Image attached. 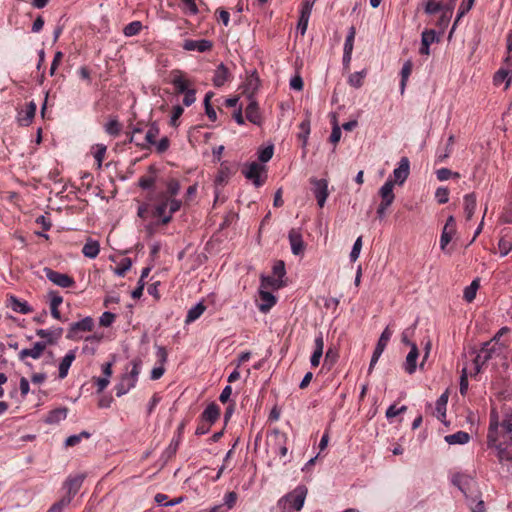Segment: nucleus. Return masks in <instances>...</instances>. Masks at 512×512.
Masks as SVG:
<instances>
[{
    "label": "nucleus",
    "instance_id": "f257e3e1",
    "mask_svg": "<svg viewBox=\"0 0 512 512\" xmlns=\"http://www.w3.org/2000/svg\"><path fill=\"white\" fill-rule=\"evenodd\" d=\"M487 446L495 449L500 463H512V410L499 420L496 410H492L487 432Z\"/></svg>",
    "mask_w": 512,
    "mask_h": 512
},
{
    "label": "nucleus",
    "instance_id": "f03ea898",
    "mask_svg": "<svg viewBox=\"0 0 512 512\" xmlns=\"http://www.w3.org/2000/svg\"><path fill=\"white\" fill-rule=\"evenodd\" d=\"M452 482L464 494L472 512L485 511L484 502L481 499L477 484L472 477L465 474H456L453 476Z\"/></svg>",
    "mask_w": 512,
    "mask_h": 512
},
{
    "label": "nucleus",
    "instance_id": "7ed1b4c3",
    "mask_svg": "<svg viewBox=\"0 0 512 512\" xmlns=\"http://www.w3.org/2000/svg\"><path fill=\"white\" fill-rule=\"evenodd\" d=\"M308 489L305 485H299L294 490L283 496L278 501V507L283 511L288 507L300 511L304 505Z\"/></svg>",
    "mask_w": 512,
    "mask_h": 512
},
{
    "label": "nucleus",
    "instance_id": "20e7f679",
    "mask_svg": "<svg viewBox=\"0 0 512 512\" xmlns=\"http://www.w3.org/2000/svg\"><path fill=\"white\" fill-rule=\"evenodd\" d=\"M43 272L45 273L47 279L56 286L61 288H70L75 285V280L68 274L60 273L49 267H45Z\"/></svg>",
    "mask_w": 512,
    "mask_h": 512
},
{
    "label": "nucleus",
    "instance_id": "39448f33",
    "mask_svg": "<svg viewBox=\"0 0 512 512\" xmlns=\"http://www.w3.org/2000/svg\"><path fill=\"white\" fill-rule=\"evenodd\" d=\"M392 335V332L390 331L389 327H386L384 329V331L382 332L379 340H378V343L375 347V350L373 352V355H372V358H371V361H370V365H369V370L368 372L371 373L372 372V369L374 367V365L377 363L378 359L380 358L381 354L383 353V351L385 350L387 344H388V341L390 340V337Z\"/></svg>",
    "mask_w": 512,
    "mask_h": 512
},
{
    "label": "nucleus",
    "instance_id": "423d86ee",
    "mask_svg": "<svg viewBox=\"0 0 512 512\" xmlns=\"http://www.w3.org/2000/svg\"><path fill=\"white\" fill-rule=\"evenodd\" d=\"M84 479H85V475H83V474H79L74 477H68L63 485V488L66 490V495H64L62 498H68L69 503H71L74 496L80 490V488L84 482Z\"/></svg>",
    "mask_w": 512,
    "mask_h": 512
},
{
    "label": "nucleus",
    "instance_id": "0eeeda50",
    "mask_svg": "<svg viewBox=\"0 0 512 512\" xmlns=\"http://www.w3.org/2000/svg\"><path fill=\"white\" fill-rule=\"evenodd\" d=\"M265 170V167L257 162H252L242 170L244 176L253 182L256 187L263 185L264 181L261 180V173Z\"/></svg>",
    "mask_w": 512,
    "mask_h": 512
},
{
    "label": "nucleus",
    "instance_id": "6e6552de",
    "mask_svg": "<svg viewBox=\"0 0 512 512\" xmlns=\"http://www.w3.org/2000/svg\"><path fill=\"white\" fill-rule=\"evenodd\" d=\"M313 183V193L315 198L317 199V203L320 208H322L326 202V199L329 195L328 192V182L325 179L312 180Z\"/></svg>",
    "mask_w": 512,
    "mask_h": 512
},
{
    "label": "nucleus",
    "instance_id": "1a4fd4ad",
    "mask_svg": "<svg viewBox=\"0 0 512 512\" xmlns=\"http://www.w3.org/2000/svg\"><path fill=\"white\" fill-rule=\"evenodd\" d=\"M456 233V221L453 216H449L446 220V223L443 227L441 238H440V247L442 250L446 248V246L450 243L453 236Z\"/></svg>",
    "mask_w": 512,
    "mask_h": 512
},
{
    "label": "nucleus",
    "instance_id": "9d476101",
    "mask_svg": "<svg viewBox=\"0 0 512 512\" xmlns=\"http://www.w3.org/2000/svg\"><path fill=\"white\" fill-rule=\"evenodd\" d=\"M291 251L294 255H302L305 251V244L302 234L298 229H291L288 234Z\"/></svg>",
    "mask_w": 512,
    "mask_h": 512
},
{
    "label": "nucleus",
    "instance_id": "9b49d317",
    "mask_svg": "<svg viewBox=\"0 0 512 512\" xmlns=\"http://www.w3.org/2000/svg\"><path fill=\"white\" fill-rule=\"evenodd\" d=\"M160 133L158 125L154 122L148 125V129L144 138L141 141H137V147L141 149H147L150 145L156 144V138Z\"/></svg>",
    "mask_w": 512,
    "mask_h": 512
},
{
    "label": "nucleus",
    "instance_id": "f8f14e48",
    "mask_svg": "<svg viewBox=\"0 0 512 512\" xmlns=\"http://www.w3.org/2000/svg\"><path fill=\"white\" fill-rule=\"evenodd\" d=\"M213 47V43L207 39L201 40H191L187 39L183 43V49L186 51H198V52H207L210 51Z\"/></svg>",
    "mask_w": 512,
    "mask_h": 512
},
{
    "label": "nucleus",
    "instance_id": "ddd939ff",
    "mask_svg": "<svg viewBox=\"0 0 512 512\" xmlns=\"http://www.w3.org/2000/svg\"><path fill=\"white\" fill-rule=\"evenodd\" d=\"M409 171H410V163H409L408 158L407 157L401 158V160L399 162V166L396 169H394V171H393V175L395 178V180L393 181L394 184L398 183L399 185H402L405 182V180L408 178Z\"/></svg>",
    "mask_w": 512,
    "mask_h": 512
},
{
    "label": "nucleus",
    "instance_id": "4468645a",
    "mask_svg": "<svg viewBox=\"0 0 512 512\" xmlns=\"http://www.w3.org/2000/svg\"><path fill=\"white\" fill-rule=\"evenodd\" d=\"M37 110V105L34 101H31L27 104L25 110H21L18 112V122L22 126H28L32 123Z\"/></svg>",
    "mask_w": 512,
    "mask_h": 512
},
{
    "label": "nucleus",
    "instance_id": "2eb2a0df",
    "mask_svg": "<svg viewBox=\"0 0 512 512\" xmlns=\"http://www.w3.org/2000/svg\"><path fill=\"white\" fill-rule=\"evenodd\" d=\"M7 306L10 307L14 312L20 314H29L33 311L32 307L27 301L20 300L14 295H10L7 298Z\"/></svg>",
    "mask_w": 512,
    "mask_h": 512
},
{
    "label": "nucleus",
    "instance_id": "dca6fc26",
    "mask_svg": "<svg viewBox=\"0 0 512 512\" xmlns=\"http://www.w3.org/2000/svg\"><path fill=\"white\" fill-rule=\"evenodd\" d=\"M46 342H36L32 348H25L19 352V358L24 360L27 357H31L33 359H38L43 354L46 349Z\"/></svg>",
    "mask_w": 512,
    "mask_h": 512
},
{
    "label": "nucleus",
    "instance_id": "f3484780",
    "mask_svg": "<svg viewBox=\"0 0 512 512\" xmlns=\"http://www.w3.org/2000/svg\"><path fill=\"white\" fill-rule=\"evenodd\" d=\"M246 118L249 122L260 126L262 124V115L260 113L258 104L255 100L250 99V103L246 107Z\"/></svg>",
    "mask_w": 512,
    "mask_h": 512
},
{
    "label": "nucleus",
    "instance_id": "a211bd4d",
    "mask_svg": "<svg viewBox=\"0 0 512 512\" xmlns=\"http://www.w3.org/2000/svg\"><path fill=\"white\" fill-rule=\"evenodd\" d=\"M489 346L490 342L484 343L483 347L481 348V350L474 359L476 373H479L481 367L492 357V349H490Z\"/></svg>",
    "mask_w": 512,
    "mask_h": 512
},
{
    "label": "nucleus",
    "instance_id": "6ab92c4d",
    "mask_svg": "<svg viewBox=\"0 0 512 512\" xmlns=\"http://www.w3.org/2000/svg\"><path fill=\"white\" fill-rule=\"evenodd\" d=\"M419 356V350L415 343H411V349L406 356V360L404 363V369L408 374H413L416 371L417 365V359Z\"/></svg>",
    "mask_w": 512,
    "mask_h": 512
},
{
    "label": "nucleus",
    "instance_id": "aec40b11",
    "mask_svg": "<svg viewBox=\"0 0 512 512\" xmlns=\"http://www.w3.org/2000/svg\"><path fill=\"white\" fill-rule=\"evenodd\" d=\"M171 83L175 87L178 93H185L189 87V81L184 77V74L180 70L172 71Z\"/></svg>",
    "mask_w": 512,
    "mask_h": 512
},
{
    "label": "nucleus",
    "instance_id": "412c9836",
    "mask_svg": "<svg viewBox=\"0 0 512 512\" xmlns=\"http://www.w3.org/2000/svg\"><path fill=\"white\" fill-rule=\"evenodd\" d=\"M259 295L262 303L259 305V310L263 313L268 312L276 303L275 296L266 289L260 288Z\"/></svg>",
    "mask_w": 512,
    "mask_h": 512
},
{
    "label": "nucleus",
    "instance_id": "4be33fe9",
    "mask_svg": "<svg viewBox=\"0 0 512 512\" xmlns=\"http://www.w3.org/2000/svg\"><path fill=\"white\" fill-rule=\"evenodd\" d=\"M394 182L392 180H387L384 185L380 188L379 194L381 196V203L385 205H392L395 195L393 192Z\"/></svg>",
    "mask_w": 512,
    "mask_h": 512
},
{
    "label": "nucleus",
    "instance_id": "5701e85b",
    "mask_svg": "<svg viewBox=\"0 0 512 512\" xmlns=\"http://www.w3.org/2000/svg\"><path fill=\"white\" fill-rule=\"evenodd\" d=\"M448 397H449V394L448 392H444L442 395H440V397L437 399L436 401V405H435V412H434V415L435 417L444 422L445 420V417H446V407H447V403H448Z\"/></svg>",
    "mask_w": 512,
    "mask_h": 512
},
{
    "label": "nucleus",
    "instance_id": "b1692460",
    "mask_svg": "<svg viewBox=\"0 0 512 512\" xmlns=\"http://www.w3.org/2000/svg\"><path fill=\"white\" fill-rule=\"evenodd\" d=\"M314 343H315V349L310 358V363H311L312 367H317L320 363V359L323 355V349H324V340H323V336L321 333L315 338Z\"/></svg>",
    "mask_w": 512,
    "mask_h": 512
},
{
    "label": "nucleus",
    "instance_id": "393cba45",
    "mask_svg": "<svg viewBox=\"0 0 512 512\" xmlns=\"http://www.w3.org/2000/svg\"><path fill=\"white\" fill-rule=\"evenodd\" d=\"M245 92L248 94L249 99H252L253 95L260 87V79L256 71H253L246 79Z\"/></svg>",
    "mask_w": 512,
    "mask_h": 512
},
{
    "label": "nucleus",
    "instance_id": "a878e982",
    "mask_svg": "<svg viewBox=\"0 0 512 512\" xmlns=\"http://www.w3.org/2000/svg\"><path fill=\"white\" fill-rule=\"evenodd\" d=\"M49 298H50V310H51L52 317L57 320H61V313L58 308L63 302L62 296H60L57 291H50Z\"/></svg>",
    "mask_w": 512,
    "mask_h": 512
},
{
    "label": "nucleus",
    "instance_id": "bb28decb",
    "mask_svg": "<svg viewBox=\"0 0 512 512\" xmlns=\"http://www.w3.org/2000/svg\"><path fill=\"white\" fill-rule=\"evenodd\" d=\"M94 327V321L91 317H85L84 319L74 322L70 325L69 334L76 333L78 331H91ZM71 337V335H68Z\"/></svg>",
    "mask_w": 512,
    "mask_h": 512
},
{
    "label": "nucleus",
    "instance_id": "cd10ccee",
    "mask_svg": "<svg viewBox=\"0 0 512 512\" xmlns=\"http://www.w3.org/2000/svg\"><path fill=\"white\" fill-rule=\"evenodd\" d=\"M220 415V409L215 403L209 404L202 412L200 419L214 424Z\"/></svg>",
    "mask_w": 512,
    "mask_h": 512
},
{
    "label": "nucleus",
    "instance_id": "c85d7f7f",
    "mask_svg": "<svg viewBox=\"0 0 512 512\" xmlns=\"http://www.w3.org/2000/svg\"><path fill=\"white\" fill-rule=\"evenodd\" d=\"M75 350H70L59 364V378L64 379L68 375L69 368L75 360Z\"/></svg>",
    "mask_w": 512,
    "mask_h": 512
},
{
    "label": "nucleus",
    "instance_id": "c756f323",
    "mask_svg": "<svg viewBox=\"0 0 512 512\" xmlns=\"http://www.w3.org/2000/svg\"><path fill=\"white\" fill-rule=\"evenodd\" d=\"M67 408L61 407L54 409L48 413L45 418V423L47 424H57L60 421L64 420L67 417Z\"/></svg>",
    "mask_w": 512,
    "mask_h": 512
},
{
    "label": "nucleus",
    "instance_id": "7c9ffc66",
    "mask_svg": "<svg viewBox=\"0 0 512 512\" xmlns=\"http://www.w3.org/2000/svg\"><path fill=\"white\" fill-rule=\"evenodd\" d=\"M161 199L162 201L155 207L154 215L159 217L161 219V223L165 225L171 221L172 217L169 212L167 213L168 202H165L164 198Z\"/></svg>",
    "mask_w": 512,
    "mask_h": 512
},
{
    "label": "nucleus",
    "instance_id": "2f4dec72",
    "mask_svg": "<svg viewBox=\"0 0 512 512\" xmlns=\"http://www.w3.org/2000/svg\"><path fill=\"white\" fill-rule=\"evenodd\" d=\"M469 440H470V435L465 431H458L454 434L445 436V441L449 445H456V444L463 445V444L468 443Z\"/></svg>",
    "mask_w": 512,
    "mask_h": 512
},
{
    "label": "nucleus",
    "instance_id": "473e14b6",
    "mask_svg": "<svg viewBox=\"0 0 512 512\" xmlns=\"http://www.w3.org/2000/svg\"><path fill=\"white\" fill-rule=\"evenodd\" d=\"M476 209V196L474 193L466 194L464 196V212L466 220H471Z\"/></svg>",
    "mask_w": 512,
    "mask_h": 512
},
{
    "label": "nucleus",
    "instance_id": "72a5a7b5",
    "mask_svg": "<svg viewBox=\"0 0 512 512\" xmlns=\"http://www.w3.org/2000/svg\"><path fill=\"white\" fill-rule=\"evenodd\" d=\"M100 251L99 242L96 240L89 239L82 248L84 256L94 259L98 256Z\"/></svg>",
    "mask_w": 512,
    "mask_h": 512
},
{
    "label": "nucleus",
    "instance_id": "f704fd0d",
    "mask_svg": "<svg viewBox=\"0 0 512 512\" xmlns=\"http://www.w3.org/2000/svg\"><path fill=\"white\" fill-rule=\"evenodd\" d=\"M228 78V69L224 64H220L215 70V74L213 77V84L216 87H221L227 81Z\"/></svg>",
    "mask_w": 512,
    "mask_h": 512
},
{
    "label": "nucleus",
    "instance_id": "c9c22d12",
    "mask_svg": "<svg viewBox=\"0 0 512 512\" xmlns=\"http://www.w3.org/2000/svg\"><path fill=\"white\" fill-rule=\"evenodd\" d=\"M300 132L297 137L302 141V148H305L308 143V138L310 135V119L307 117L299 124Z\"/></svg>",
    "mask_w": 512,
    "mask_h": 512
},
{
    "label": "nucleus",
    "instance_id": "e433bc0d",
    "mask_svg": "<svg viewBox=\"0 0 512 512\" xmlns=\"http://www.w3.org/2000/svg\"><path fill=\"white\" fill-rule=\"evenodd\" d=\"M413 63L411 60H407L401 69V81H400V92L404 93L409 76L412 73Z\"/></svg>",
    "mask_w": 512,
    "mask_h": 512
},
{
    "label": "nucleus",
    "instance_id": "4c0bfd02",
    "mask_svg": "<svg viewBox=\"0 0 512 512\" xmlns=\"http://www.w3.org/2000/svg\"><path fill=\"white\" fill-rule=\"evenodd\" d=\"M135 386L136 384L134 382L128 380L126 375H123L120 382L115 387L116 396L121 397L125 395L129 390H131Z\"/></svg>",
    "mask_w": 512,
    "mask_h": 512
},
{
    "label": "nucleus",
    "instance_id": "58836bf2",
    "mask_svg": "<svg viewBox=\"0 0 512 512\" xmlns=\"http://www.w3.org/2000/svg\"><path fill=\"white\" fill-rule=\"evenodd\" d=\"M206 310V307L203 305V303L199 302L192 308H190L187 312V316L185 319V323L189 324L196 319H198Z\"/></svg>",
    "mask_w": 512,
    "mask_h": 512
},
{
    "label": "nucleus",
    "instance_id": "ea45409f",
    "mask_svg": "<svg viewBox=\"0 0 512 512\" xmlns=\"http://www.w3.org/2000/svg\"><path fill=\"white\" fill-rule=\"evenodd\" d=\"M367 75L366 69H363L362 71L354 72L350 74L348 78V83L350 86L354 88H360L363 85L364 78Z\"/></svg>",
    "mask_w": 512,
    "mask_h": 512
},
{
    "label": "nucleus",
    "instance_id": "a19ab883",
    "mask_svg": "<svg viewBox=\"0 0 512 512\" xmlns=\"http://www.w3.org/2000/svg\"><path fill=\"white\" fill-rule=\"evenodd\" d=\"M479 286V279L473 280L471 284L464 289L463 298L469 303L472 302L476 297Z\"/></svg>",
    "mask_w": 512,
    "mask_h": 512
},
{
    "label": "nucleus",
    "instance_id": "79ce46f5",
    "mask_svg": "<svg viewBox=\"0 0 512 512\" xmlns=\"http://www.w3.org/2000/svg\"><path fill=\"white\" fill-rule=\"evenodd\" d=\"M282 287V281L273 276H262L260 288L262 289H279Z\"/></svg>",
    "mask_w": 512,
    "mask_h": 512
},
{
    "label": "nucleus",
    "instance_id": "37998d69",
    "mask_svg": "<svg viewBox=\"0 0 512 512\" xmlns=\"http://www.w3.org/2000/svg\"><path fill=\"white\" fill-rule=\"evenodd\" d=\"M131 266H132V261L130 258H128V257L122 258L121 261L115 267L114 273L119 277H123V276H125L127 271L130 270Z\"/></svg>",
    "mask_w": 512,
    "mask_h": 512
},
{
    "label": "nucleus",
    "instance_id": "c03bdc74",
    "mask_svg": "<svg viewBox=\"0 0 512 512\" xmlns=\"http://www.w3.org/2000/svg\"><path fill=\"white\" fill-rule=\"evenodd\" d=\"M105 132L110 136L117 137L121 132V124L117 119H111L105 124Z\"/></svg>",
    "mask_w": 512,
    "mask_h": 512
},
{
    "label": "nucleus",
    "instance_id": "a18cd8bd",
    "mask_svg": "<svg viewBox=\"0 0 512 512\" xmlns=\"http://www.w3.org/2000/svg\"><path fill=\"white\" fill-rule=\"evenodd\" d=\"M213 97V93L212 92H208L206 95H205V98H204V106H205V113L207 115V117L211 120V121H216L217 119V114H216V111L215 109L212 107L211 103H210V100L211 98Z\"/></svg>",
    "mask_w": 512,
    "mask_h": 512
},
{
    "label": "nucleus",
    "instance_id": "49530a36",
    "mask_svg": "<svg viewBox=\"0 0 512 512\" xmlns=\"http://www.w3.org/2000/svg\"><path fill=\"white\" fill-rule=\"evenodd\" d=\"M444 10V4L435 0H428L425 4L424 11L428 15H433Z\"/></svg>",
    "mask_w": 512,
    "mask_h": 512
},
{
    "label": "nucleus",
    "instance_id": "de8ad7c7",
    "mask_svg": "<svg viewBox=\"0 0 512 512\" xmlns=\"http://www.w3.org/2000/svg\"><path fill=\"white\" fill-rule=\"evenodd\" d=\"M141 29L142 23L140 21H133L124 27L123 33L127 37H132L139 34Z\"/></svg>",
    "mask_w": 512,
    "mask_h": 512
},
{
    "label": "nucleus",
    "instance_id": "09e8293b",
    "mask_svg": "<svg viewBox=\"0 0 512 512\" xmlns=\"http://www.w3.org/2000/svg\"><path fill=\"white\" fill-rule=\"evenodd\" d=\"M166 188H167L166 194L162 195L161 198H165L167 196H169V197L176 196L180 191V183L176 179H170L167 182Z\"/></svg>",
    "mask_w": 512,
    "mask_h": 512
},
{
    "label": "nucleus",
    "instance_id": "8fccbe9b",
    "mask_svg": "<svg viewBox=\"0 0 512 512\" xmlns=\"http://www.w3.org/2000/svg\"><path fill=\"white\" fill-rule=\"evenodd\" d=\"M141 363H142V361L140 359H134L131 362V364H132L131 371L129 373L125 374L127 376V379L131 380L135 384L137 383V380H138Z\"/></svg>",
    "mask_w": 512,
    "mask_h": 512
},
{
    "label": "nucleus",
    "instance_id": "3c124183",
    "mask_svg": "<svg viewBox=\"0 0 512 512\" xmlns=\"http://www.w3.org/2000/svg\"><path fill=\"white\" fill-rule=\"evenodd\" d=\"M474 2L475 1H473V0H463L462 1V3L459 6V9H458L457 19L454 23V26L457 24V22L459 21V19L461 17H463L466 13H468L471 10V8L474 5Z\"/></svg>",
    "mask_w": 512,
    "mask_h": 512
},
{
    "label": "nucleus",
    "instance_id": "603ef678",
    "mask_svg": "<svg viewBox=\"0 0 512 512\" xmlns=\"http://www.w3.org/2000/svg\"><path fill=\"white\" fill-rule=\"evenodd\" d=\"M438 41V37L436 35V32L432 29L425 30L422 32L421 35V44L431 45L434 42Z\"/></svg>",
    "mask_w": 512,
    "mask_h": 512
},
{
    "label": "nucleus",
    "instance_id": "864d4df0",
    "mask_svg": "<svg viewBox=\"0 0 512 512\" xmlns=\"http://www.w3.org/2000/svg\"><path fill=\"white\" fill-rule=\"evenodd\" d=\"M91 435L89 432L87 431H82L80 434H77V435H71L69 436L66 441H65V445L68 446V447H72V446H75L77 445L78 443H80L81 439L82 438H89Z\"/></svg>",
    "mask_w": 512,
    "mask_h": 512
},
{
    "label": "nucleus",
    "instance_id": "5fc2aeb1",
    "mask_svg": "<svg viewBox=\"0 0 512 512\" xmlns=\"http://www.w3.org/2000/svg\"><path fill=\"white\" fill-rule=\"evenodd\" d=\"M436 175H437L438 180H440V181H446V180L450 179L451 177H455V178L460 177V174L458 172H452L448 168H441V169L437 170Z\"/></svg>",
    "mask_w": 512,
    "mask_h": 512
},
{
    "label": "nucleus",
    "instance_id": "6e6d98bb",
    "mask_svg": "<svg viewBox=\"0 0 512 512\" xmlns=\"http://www.w3.org/2000/svg\"><path fill=\"white\" fill-rule=\"evenodd\" d=\"M182 10L185 13H190L192 15H196L198 13V7L196 5L195 0H181Z\"/></svg>",
    "mask_w": 512,
    "mask_h": 512
},
{
    "label": "nucleus",
    "instance_id": "4d7b16f0",
    "mask_svg": "<svg viewBox=\"0 0 512 512\" xmlns=\"http://www.w3.org/2000/svg\"><path fill=\"white\" fill-rule=\"evenodd\" d=\"M361 248H362V236H359L356 239V241L352 247V250L350 252V260L352 262H355L359 258Z\"/></svg>",
    "mask_w": 512,
    "mask_h": 512
},
{
    "label": "nucleus",
    "instance_id": "13d9d810",
    "mask_svg": "<svg viewBox=\"0 0 512 512\" xmlns=\"http://www.w3.org/2000/svg\"><path fill=\"white\" fill-rule=\"evenodd\" d=\"M106 150H107L106 145H104V144L96 145V150L94 152V158L96 159L99 168L102 166V162L105 157Z\"/></svg>",
    "mask_w": 512,
    "mask_h": 512
},
{
    "label": "nucleus",
    "instance_id": "bf43d9fd",
    "mask_svg": "<svg viewBox=\"0 0 512 512\" xmlns=\"http://www.w3.org/2000/svg\"><path fill=\"white\" fill-rule=\"evenodd\" d=\"M356 30L355 27H350L349 33L346 37V41L344 44V51L345 52H352L353 51V43L355 38Z\"/></svg>",
    "mask_w": 512,
    "mask_h": 512
},
{
    "label": "nucleus",
    "instance_id": "052dcab7",
    "mask_svg": "<svg viewBox=\"0 0 512 512\" xmlns=\"http://www.w3.org/2000/svg\"><path fill=\"white\" fill-rule=\"evenodd\" d=\"M435 197L439 204H445L449 200V190L445 187H439L435 192Z\"/></svg>",
    "mask_w": 512,
    "mask_h": 512
},
{
    "label": "nucleus",
    "instance_id": "680f3d73",
    "mask_svg": "<svg viewBox=\"0 0 512 512\" xmlns=\"http://www.w3.org/2000/svg\"><path fill=\"white\" fill-rule=\"evenodd\" d=\"M164 201L168 202V209L171 216L173 215V213L177 212L181 207V201L173 197H165Z\"/></svg>",
    "mask_w": 512,
    "mask_h": 512
},
{
    "label": "nucleus",
    "instance_id": "e2e57ef3",
    "mask_svg": "<svg viewBox=\"0 0 512 512\" xmlns=\"http://www.w3.org/2000/svg\"><path fill=\"white\" fill-rule=\"evenodd\" d=\"M115 320V314L111 313V312H104L100 319H99V324L103 327H109Z\"/></svg>",
    "mask_w": 512,
    "mask_h": 512
},
{
    "label": "nucleus",
    "instance_id": "0e129e2a",
    "mask_svg": "<svg viewBox=\"0 0 512 512\" xmlns=\"http://www.w3.org/2000/svg\"><path fill=\"white\" fill-rule=\"evenodd\" d=\"M273 156V146H267L259 151L258 158L261 162H268Z\"/></svg>",
    "mask_w": 512,
    "mask_h": 512
},
{
    "label": "nucleus",
    "instance_id": "69168bd1",
    "mask_svg": "<svg viewBox=\"0 0 512 512\" xmlns=\"http://www.w3.org/2000/svg\"><path fill=\"white\" fill-rule=\"evenodd\" d=\"M212 425L213 424L200 419V421L196 427L195 434L200 436V435H204V434L208 433L210 431Z\"/></svg>",
    "mask_w": 512,
    "mask_h": 512
},
{
    "label": "nucleus",
    "instance_id": "338daca9",
    "mask_svg": "<svg viewBox=\"0 0 512 512\" xmlns=\"http://www.w3.org/2000/svg\"><path fill=\"white\" fill-rule=\"evenodd\" d=\"M69 504L68 498H61L58 502L54 503L47 512H62Z\"/></svg>",
    "mask_w": 512,
    "mask_h": 512
},
{
    "label": "nucleus",
    "instance_id": "774afa93",
    "mask_svg": "<svg viewBox=\"0 0 512 512\" xmlns=\"http://www.w3.org/2000/svg\"><path fill=\"white\" fill-rule=\"evenodd\" d=\"M498 247L501 256L504 257L512 250V243L506 239H500Z\"/></svg>",
    "mask_w": 512,
    "mask_h": 512
}]
</instances>
